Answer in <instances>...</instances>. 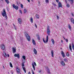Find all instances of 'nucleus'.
<instances>
[{
    "mask_svg": "<svg viewBox=\"0 0 74 74\" xmlns=\"http://www.w3.org/2000/svg\"><path fill=\"white\" fill-rule=\"evenodd\" d=\"M14 28L15 30H16V29H16V27H17L16 26H15V25H14Z\"/></svg>",
    "mask_w": 74,
    "mask_h": 74,
    "instance_id": "obj_36",
    "label": "nucleus"
},
{
    "mask_svg": "<svg viewBox=\"0 0 74 74\" xmlns=\"http://www.w3.org/2000/svg\"><path fill=\"white\" fill-rule=\"evenodd\" d=\"M71 15H72V16L74 17V14L73 13L71 14Z\"/></svg>",
    "mask_w": 74,
    "mask_h": 74,
    "instance_id": "obj_50",
    "label": "nucleus"
},
{
    "mask_svg": "<svg viewBox=\"0 0 74 74\" xmlns=\"http://www.w3.org/2000/svg\"><path fill=\"white\" fill-rule=\"evenodd\" d=\"M16 71H17V73H18V74H19V73H20V69H19V68H17L16 69Z\"/></svg>",
    "mask_w": 74,
    "mask_h": 74,
    "instance_id": "obj_11",
    "label": "nucleus"
},
{
    "mask_svg": "<svg viewBox=\"0 0 74 74\" xmlns=\"http://www.w3.org/2000/svg\"><path fill=\"white\" fill-rule=\"evenodd\" d=\"M34 70H35V68H34Z\"/></svg>",
    "mask_w": 74,
    "mask_h": 74,
    "instance_id": "obj_60",
    "label": "nucleus"
},
{
    "mask_svg": "<svg viewBox=\"0 0 74 74\" xmlns=\"http://www.w3.org/2000/svg\"><path fill=\"white\" fill-rule=\"evenodd\" d=\"M3 12H1L2 16H3V17L5 16L6 19H7V14H6V12H5V9H3Z\"/></svg>",
    "mask_w": 74,
    "mask_h": 74,
    "instance_id": "obj_1",
    "label": "nucleus"
},
{
    "mask_svg": "<svg viewBox=\"0 0 74 74\" xmlns=\"http://www.w3.org/2000/svg\"><path fill=\"white\" fill-rule=\"evenodd\" d=\"M3 69H4V66H3Z\"/></svg>",
    "mask_w": 74,
    "mask_h": 74,
    "instance_id": "obj_62",
    "label": "nucleus"
},
{
    "mask_svg": "<svg viewBox=\"0 0 74 74\" xmlns=\"http://www.w3.org/2000/svg\"><path fill=\"white\" fill-rule=\"evenodd\" d=\"M51 56L52 57H53V51L52 50L51 51Z\"/></svg>",
    "mask_w": 74,
    "mask_h": 74,
    "instance_id": "obj_20",
    "label": "nucleus"
},
{
    "mask_svg": "<svg viewBox=\"0 0 74 74\" xmlns=\"http://www.w3.org/2000/svg\"><path fill=\"white\" fill-rule=\"evenodd\" d=\"M10 66L11 67H13L12 65V64L11 63V62H10Z\"/></svg>",
    "mask_w": 74,
    "mask_h": 74,
    "instance_id": "obj_28",
    "label": "nucleus"
},
{
    "mask_svg": "<svg viewBox=\"0 0 74 74\" xmlns=\"http://www.w3.org/2000/svg\"><path fill=\"white\" fill-rule=\"evenodd\" d=\"M23 59H24V60H26V59H25V58L26 57L25 56H23Z\"/></svg>",
    "mask_w": 74,
    "mask_h": 74,
    "instance_id": "obj_32",
    "label": "nucleus"
},
{
    "mask_svg": "<svg viewBox=\"0 0 74 74\" xmlns=\"http://www.w3.org/2000/svg\"><path fill=\"white\" fill-rule=\"evenodd\" d=\"M24 14H26V12H27V10H26V9H25L24 10Z\"/></svg>",
    "mask_w": 74,
    "mask_h": 74,
    "instance_id": "obj_21",
    "label": "nucleus"
},
{
    "mask_svg": "<svg viewBox=\"0 0 74 74\" xmlns=\"http://www.w3.org/2000/svg\"><path fill=\"white\" fill-rule=\"evenodd\" d=\"M69 49L71 52H72V49L71 48V47L69 48Z\"/></svg>",
    "mask_w": 74,
    "mask_h": 74,
    "instance_id": "obj_44",
    "label": "nucleus"
},
{
    "mask_svg": "<svg viewBox=\"0 0 74 74\" xmlns=\"http://www.w3.org/2000/svg\"><path fill=\"white\" fill-rule=\"evenodd\" d=\"M34 65H35V66H37V65L36 64V62H34Z\"/></svg>",
    "mask_w": 74,
    "mask_h": 74,
    "instance_id": "obj_45",
    "label": "nucleus"
},
{
    "mask_svg": "<svg viewBox=\"0 0 74 74\" xmlns=\"http://www.w3.org/2000/svg\"><path fill=\"white\" fill-rule=\"evenodd\" d=\"M56 1L57 3H58L59 2V0H56Z\"/></svg>",
    "mask_w": 74,
    "mask_h": 74,
    "instance_id": "obj_48",
    "label": "nucleus"
},
{
    "mask_svg": "<svg viewBox=\"0 0 74 74\" xmlns=\"http://www.w3.org/2000/svg\"><path fill=\"white\" fill-rule=\"evenodd\" d=\"M32 71V74H34V71H33V69L31 70Z\"/></svg>",
    "mask_w": 74,
    "mask_h": 74,
    "instance_id": "obj_41",
    "label": "nucleus"
},
{
    "mask_svg": "<svg viewBox=\"0 0 74 74\" xmlns=\"http://www.w3.org/2000/svg\"><path fill=\"white\" fill-rule=\"evenodd\" d=\"M12 50L13 53H15L16 52V48H15L14 47H12Z\"/></svg>",
    "mask_w": 74,
    "mask_h": 74,
    "instance_id": "obj_8",
    "label": "nucleus"
},
{
    "mask_svg": "<svg viewBox=\"0 0 74 74\" xmlns=\"http://www.w3.org/2000/svg\"><path fill=\"white\" fill-rule=\"evenodd\" d=\"M57 19H58H58H59V16H57Z\"/></svg>",
    "mask_w": 74,
    "mask_h": 74,
    "instance_id": "obj_39",
    "label": "nucleus"
},
{
    "mask_svg": "<svg viewBox=\"0 0 74 74\" xmlns=\"http://www.w3.org/2000/svg\"><path fill=\"white\" fill-rule=\"evenodd\" d=\"M63 41L62 40H61V42H63Z\"/></svg>",
    "mask_w": 74,
    "mask_h": 74,
    "instance_id": "obj_61",
    "label": "nucleus"
},
{
    "mask_svg": "<svg viewBox=\"0 0 74 74\" xmlns=\"http://www.w3.org/2000/svg\"><path fill=\"white\" fill-rule=\"evenodd\" d=\"M35 27H36V28H37V25L36 24V23L35 24Z\"/></svg>",
    "mask_w": 74,
    "mask_h": 74,
    "instance_id": "obj_46",
    "label": "nucleus"
},
{
    "mask_svg": "<svg viewBox=\"0 0 74 74\" xmlns=\"http://www.w3.org/2000/svg\"><path fill=\"white\" fill-rule=\"evenodd\" d=\"M52 4L53 5H54V6H56V4H54V3H52Z\"/></svg>",
    "mask_w": 74,
    "mask_h": 74,
    "instance_id": "obj_43",
    "label": "nucleus"
},
{
    "mask_svg": "<svg viewBox=\"0 0 74 74\" xmlns=\"http://www.w3.org/2000/svg\"><path fill=\"white\" fill-rule=\"evenodd\" d=\"M8 57H10V56L9 55V54H8Z\"/></svg>",
    "mask_w": 74,
    "mask_h": 74,
    "instance_id": "obj_58",
    "label": "nucleus"
},
{
    "mask_svg": "<svg viewBox=\"0 0 74 74\" xmlns=\"http://www.w3.org/2000/svg\"><path fill=\"white\" fill-rule=\"evenodd\" d=\"M51 41L53 44H55V42L54 41V40H53V39H51Z\"/></svg>",
    "mask_w": 74,
    "mask_h": 74,
    "instance_id": "obj_24",
    "label": "nucleus"
},
{
    "mask_svg": "<svg viewBox=\"0 0 74 74\" xmlns=\"http://www.w3.org/2000/svg\"><path fill=\"white\" fill-rule=\"evenodd\" d=\"M71 21L72 23H73V24H74V19L73 18H71Z\"/></svg>",
    "mask_w": 74,
    "mask_h": 74,
    "instance_id": "obj_16",
    "label": "nucleus"
},
{
    "mask_svg": "<svg viewBox=\"0 0 74 74\" xmlns=\"http://www.w3.org/2000/svg\"><path fill=\"white\" fill-rule=\"evenodd\" d=\"M32 67H33V68H35V66H34V63H33V62L32 63Z\"/></svg>",
    "mask_w": 74,
    "mask_h": 74,
    "instance_id": "obj_30",
    "label": "nucleus"
},
{
    "mask_svg": "<svg viewBox=\"0 0 74 74\" xmlns=\"http://www.w3.org/2000/svg\"><path fill=\"white\" fill-rule=\"evenodd\" d=\"M32 43L34 45H36V42H35V41L34 40V39H32Z\"/></svg>",
    "mask_w": 74,
    "mask_h": 74,
    "instance_id": "obj_17",
    "label": "nucleus"
},
{
    "mask_svg": "<svg viewBox=\"0 0 74 74\" xmlns=\"http://www.w3.org/2000/svg\"><path fill=\"white\" fill-rule=\"evenodd\" d=\"M31 1H32V2H33V0H31Z\"/></svg>",
    "mask_w": 74,
    "mask_h": 74,
    "instance_id": "obj_64",
    "label": "nucleus"
},
{
    "mask_svg": "<svg viewBox=\"0 0 74 74\" xmlns=\"http://www.w3.org/2000/svg\"><path fill=\"white\" fill-rule=\"evenodd\" d=\"M11 74H13V72H12V71H11Z\"/></svg>",
    "mask_w": 74,
    "mask_h": 74,
    "instance_id": "obj_51",
    "label": "nucleus"
},
{
    "mask_svg": "<svg viewBox=\"0 0 74 74\" xmlns=\"http://www.w3.org/2000/svg\"><path fill=\"white\" fill-rule=\"evenodd\" d=\"M1 49H2V50H4L5 49V46L4 45H1Z\"/></svg>",
    "mask_w": 74,
    "mask_h": 74,
    "instance_id": "obj_7",
    "label": "nucleus"
},
{
    "mask_svg": "<svg viewBox=\"0 0 74 74\" xmlns=\"http://www.w3.org/2000/svg\"><path fill=\"white\" fill-rule=\"evenodd\" d=\"M3 55L4 56V57H5V58H6V57H7V54H6V53H5V52H3Z\"/></svg>",
    "mask_w": 74,
    "mask_h": 74,
    "instance_id": "obj_15",
    "label": "nucleus"
},
{
    "mask_svg": "<svg viewBox=\"0 0 74 74\" xmlns=\"http://www.w3.org/2000/svg\"><path fill=\"white\" fill-rule=\"evenodd\" d=\"M22 66L23 67L24 66H25V65H24V62H23L22 63Z\"/></svg>",
    "mask_w": 74,
    "mask_h": 74,
    "instance_id": "obj_27",
    "label": "nucleus"
},
{
    "mask_svg": "<svg viewBox=\"0 0 74 74\" xmlns=\"http://www.w3.org/2000/svg\"><path fill=\"white\" fill-rule=\"evenodd\" d=\"M21 8H23V6L22 4H21Z\"/></svg>",
    "mask_w": 74,
    "mask_h": 74,
    "instance_id": "obj_33",
    "label": "nucleus"
},
{
    "mask_svg": "<svg viewBox=\"0 0 74 74\" xmlns=\"http://www.w3.org/2000/svg\"><path fill=\"white\" fill-rule=\"evenodd\" d=\"M45 2L46 3H49V0H45Z\"/></svg>",
    "mask_w": 74,
    "mask_h": 74,
    "instance_id": "obj_35",
    "label": "nucleus"
},
{
    "mask_svg": "<svg viewBox=\"0 0 74 74\" xmlns=\"http://www.w3.org/2000/svg\"><path fill=\"white\" fill-rule=\"evenodd\" d=\"M61 63L63 66H65V63L63 61H61Z\"/></svg>",
    "mask_w": 74,
    "mask_h": 74,
    "instance_id": "obj_13",
    "label": "nucleus"
},
{
    "mask_svg": "<svg viewBox=\"0 0 74 74\" xmlns=\"http://www.w3.org/2000/svg\"><path fill=\"white\" fill-rule=\"evenodd\" d=\"M69 48H71V44H69Z\"/></svg>",
    "mask_w": 74,
    "mask_h": 74,
    "instance_id": "obj_47",
    "label": "nucleus"
},
{
    "mask_svg": "<svg viewBox=\"0 0 74 74\" xmlns=\"http://www.w3.org/2000/svg\"><path fill=\"white\" fill-rule=\"evenodd\" d=\"M66 7L68 8H69V7H70V5H69V4H67L66 5Z\"/></svg>",
    "mask_w": 74,
    "mask_h": 74,
    "instance_id": "obj_31",
    "label": "nucleus"
},
{
    "mask_svg": "<svg viewBox=\"0 0 74 74\" xmlns=\"http://www.w3.org/2000/svg\"><path fill=\"white\" fill-rule=\"evenodd\" d=\"M30 20L31 21V22L32 23H33V18H30Z\"/></svg>",
    "mask_w": 74,
    "mask_h": 74,
    "instance_id": "obj_25",
    "label": "nucleus"
},
{
    "mask_svg": "<svg viewBox=\"0 0 74 74\" xmlns=\"http://www.w3.org/2000/svg\"><path fill=\"white\" fill-rule=\"evenodd\" d=\"M36 18L37 19H39V16H38V15H37V14H36Z\"/></svg>",
    "mask_w": 74,
    "mask_h": 74,
    "instance_id": "obj_22",
    "label": "nucleus"
},
{
    "mask_svg": "<svg viewBox=\"0 0 74 74\" xmlns=\"http://www.w3.org/2000/svg\"><path fill=\"white\" fill-rule=\"evenodd\" d=\"M17 4L18 5V2H17Z\"/></svg>",
    "mask_w": 74,
    "mask_h": 74,
    "instance_id": "obj_63",
    "label": "nucleus"
},
{
    "mask_svg": "<svg viewBox=\"0 0 74 74\" xmlns=\"http://www.w3.org/2000/svg\"><path fill=\"white\" fill-rule=\"evenodd\" d=\"M65 40L67 42H68V41H69V40H68V39H65Z\"/></svg>",
    "mask_w": 74,
    "mask_h": 74,
    "instance_id": "obj_40",
    "label": "nucleus"
},
{
    "mask_svg": "<svg viewBox=\"0 0 74 74\" xmlns=\"http://www.w3.org/2000/svg\"><path fill=\"white\" fill-rule=\"evenodd\" d=\"M12 6L13 8H14L16 10H18V9L19 8V7H18V6L17 5H16L14 4H13L12 5Z\"/></svg>",
    "mask_w": 74,
    "mask_h": 74,
    "instance_id": "obj_4",
    "label": "nucleus"
},
{
    "mask_svg": "<svg viewBox=\"0 0 74 74\" xmlns=\"http://www.w3.org/2000/svg\"><path fill=\"white\" fill-rule=\"evenodd\" d=\"M58 5L59 6V7H61V8H62V5L60 2L59 3Z\"/></svg>",
    "mask_w": 74,
    "mask_h": 74,
    "instance_id": "obj_12",
    "label": "nucleus"
},
{
    "mask_svg": "<svg viewBox=\"0 0 74 74\" xmlns=\"http://www.w3.org/2000/svg\"><path fill=\"white\" fill-rule=\"evenodd\" d=\"M41 70H40L39 71V73H41Z\"/></svg>",
    "mask_w": 74,
    "mask_h": 74,
    "instance_id": "obj_56",
    "label": "nucleus"
},
{
    "mask_svg": "<svg viewBox=\"0 0 74 74\" xmlns=\"http://www.w3.org/2000/svg\"><path fill=\"white\" fill-rule=\"evenodd\" d=\"M25 35L27 40L28 41H30V36H29V35L27 32H25Z\"/></svg>",
    "mask_w": 74,
    "mask_h": 74,
    "instance_id": "obj_2",
    "label": "nucleus"
},
{
    "mask_svg": "<svg viewBox=\"0 0 74 74\" xmlns=\"http://www.w3.org/2000/svg\"><path fill=\"white\" fill-rule=\"evenodd\" d=\"M14 56L15 57H17L18 59H19V58H20V56H19V54H15L14 55Z\"/></svg>",
    "mask_w": 74,
    "mask_h": 74,
    "instance_id": "obj_6",
    "label": "nucleus"
},
{
    "mask_svg": "<svg viewBox=\"0 0 74 74\" xmlns=\"http://www.w3.org/2000/svg\"><path fill=\"white\" fill-rule=\"evenodd\" d=\"M36 36L37 37V39L38 40H40V36H39V35H38L37 34Z\"/></svg>",
    "mask_w": 74,
    "mask_h": 74,
    "instance_id": "obj_18",
    "label": "nucleus"
},
{
    "mask_svg": "<svg viewBox=\"0 0 74 74\" xmlns=\"http://www.w3.org/2000/svg\"><path fill=\"white\" fill-rule=\"evenodd\" d=\"M19 12H20L21 14H22V10H19Z\"/></svg>",
    "mask_w": 74,
    "mask_h": 74,
    "instance_id": "obj_42",
    "label": "nucleus"
},
{
    "mask_svg": "<svg viewBox=\"0 0 74 74\" xmlns=\"http://www.w3.org/2000/svg\"><path fill=\"white\" fill-rule=\"evenodd\" d=\"M43 41L44 42V43H46V42H48V35L47 36V37L46 38V41L44 40V38H43Z\"/></svg>",
    "mask_w": 74,
    "mask_h": 74,
    "instance_id": "obj_5",
    "label": "nucleus"
},
{
    "mask_svg": "<svg viewBox=\"0 0 74 74\" xmlns=\"http://www.w3.org/2000/svg\"><path fill=\"white\" fill-rule=\"evenodd\" d=\"M61 54L62 56V57H63V58H64L65 57V55H64V52L62 51H61Z\"/></svg>",
    "mask_w": 74,
    "mask_h": 74,
    "instance_id": "obj_9",
    "label": "nucleus"
},
{
    "mask_svg": "<svg viewBox=\"0 0 74 74\" xmlns=\"http://www.w3.org/2000/svg\"><path fill=\"white\" fill-rule=\"evenodd\" d=\"M34 54H36L37 53V51H36V50L35 49H34Z\"/></svg>",
    "mask_w": 74,
    "mask_h": 74,
    "instance_id": "obj_14",
    "label": "nucleus"
},
{
    "mask_svg": "<svg viewBox=\"0 0 74 74\" xmlns=\"http://www.w3.org/2000/svg\"><path fill=\"white\" fill-rule=\"evenodd\" d=\"M64 60L65 61V62H67V60L66 59H64Z\"/></svg>",
    "mask_w": 74,
    "mask_h": 74,
    "instance_id": "obj_37",
    "label": "nucleus"
},
{
    "mask_svg": "<svg viewBox=\"0 0 74 74\" xmlns=\"http://www.w3.org/2000/svg\"><path fill=\"white\" fill-rule=\"evenodd\" d=\"M28 74H31V73H30V72H29V73H28Z\"/></svg>",
    "mask_w": 74,
    "mask_h": 74,
    "instance_id": "obj_59",
    "label": "nucleus"
},
{
    "mask_svg": "<svg viewBox=\"0 0 74 74\" xmlns=\"http://www.w3.org/2000/svg\"><path fill=\"white\" fill-rule=\"evenodd\" d=\"M18 21L19 24H21V23H22V21H21V18H18Z\"/></svg>",
    "mask_w": 74,
    "mask_h": 74,
    "instance_id": "obj_10",
    "label": "nucleus"
},
{
    "mask_svg": "<svg viewBox=\"0 0 74 74\" xmlns=\"http://www.w3.org/2000/svg\"><path fill=\"white\" fill-rule=\"evenodd\" d=\"M47 32L48 36H49V35H50V29H49V26H47Z\"/></svg>",
    "mask_w": 74,
    "mask_h": 74,
    "instance_id": "obj_3",
    "label": "nucleus"
},
{
    "mask_svg": "<svg viewBox=\"0 0 74 74\" xmlns=\"http://www.w3.org/2000/svg\"><path fill=\"white\" fill-rule=\"evenodd\" d=\"M65 1L66 4L67 3V0H65Z\"/></svg>",
    "mask_w": 74,
    "mask_h": 74,
    "instance_id": "obj_49",
    "label": "nucleus"
},
{
    "mask_svg": "<svg viewBox=\"0 0 74 74\" xmlns=\"http://www.w3.org/2000/svg\"><path fill=\"white\" fill-rule=\"evenodd\" d=\"M22 69H23L24 71L26 70V69H25V68L24 67H22Z\"/></svg>",
    "mask_w": 74,
    "mask_h": 74,
    "instance_id": "obj_38",
    "label": "nucleus"
},
{
    "mask_svg": "<svg viewBox=\"0 0 74 74\" xmlns=\"http://www.w3.org/2000/svg\"><path fill=\"white\" fill-rule=\"evenodd\" d=\"M72 48L73 49V50H74V44H73V43H72Z\"/></svg>",
    "mask_w": 74,
    "mask_h": 74,
    "instance_id": "obj_29",
    "label": "nucleus"
},
{
    "mask_svg": "<svg viewBox=\"0 0 74 74\" xmlns=\"http://www.w3.org/2000/svg\"><path fill=\"white\" fill-rule=\"evenodd\" d=\"M25 73H26V70H25V71H24Z\"/></svg>",
    "mask_w": 74,
    "mask_h": 74,
    "instance_id": "obj_54",
    "label": "nucleus"
},
{
    "mask_svg": "<svg viewBox=\"0 0 74 74\" xmlns=\"http://www.w3.org/2000/svg\"><path fill=\"white\" fill-rule=\"evenodd\" d=\"M38 4H39L38 5H40V1H39Z\"/></svg>",
    "mask_w": 74,
    "mask_h": 74,
    "instance_id": "obj_52",
    "label": "nucleus"
},
{
    "mask_svg": "<svg viewBox=\"0 0 74 74\" xmlns=\"http://www.w3.org/2000/svg\"><path fill=\"white\" fill-rule=\"evenodd\" d=\"M5 1L7 3V4H9L10 3V2H9V1L8 0H5Z\"/></svg>",
    "mask_w": 74,
    "mask_h": 74,
    "instance_id": "obj_23",
    "label": "nucleus"
},
{
    "mask_svg": "<svg viewBox=\"0 0 74 74\" xmlns=\"http://www.w3.org/2000/svg\"><path fill=\"white\" fill-rule=\"evenodd\" d=\"M48 73H50V71H49H49H48Z\"/></svg>",
    "mask_w": 74,
    "mask_h": 74,
    "instance_id": "obj_57",
    "label": "nucleus"
},
{
    "mask_svg": "<svg viewBox=\"0 0 74 74\" xmlns=\"http://www.w3.org/2000/svg\"><path fill=\"white\" fill-rule=\"evenodd\" d=\"M63 38H64V39L65 40L66 39V38H64V37L63 36Z\"/></svg>",
    "mask_w": 74,
    "mask_h": 74,
    "instance_id": "obj_53",
    "label": "nucleus"
},
{
    "mask_svg": "<svg viewBox=\"0 0 74 74\" xmlns=\"http://www.w3.org/2000/svg\"><path fill=\"white\" fill-rule=\"evenodd\" d=\"M27 1H28V2H30V0H27Z\"/></svg>",
    "mask_w": 74,
    "mask_h": 74,
    "instance_id": "obj_55",
    "label": "nucleus"
},
{
    "mask_svg": "<svg viewBox=\"0 0 74 74\" xmlns=\"http://www.w3.org/2000/svg\"><path fill=\"white\" fill-rule=\"evenodd\" d=\"M66 55L67 56H68V57H69V56H70L69 55V53H67Z\"/></svg>",
    "mask_w": 74,
    "mask_h": 74,
    "instance_id": "obj_34",
    "label": "nucleus"
},
{
    "mask_svg": "<svg viewBox=\"0 0 74 74\" xmlns=\"http://www.w3.org/2000/svg\"><path fill=\"white\" fill-rule=\"evenodd\" d=\"M69 1H70L71 4H73L74 1V0H69Z\"/></svg>",
    "mask_w": 74,
    "mask_h": 74,
    "instance_id": "obj_19",
    "label": "nucleus"
},
{
    "mask_svg": "<svg viewBox=\"0 0 74 74\" xmlns=\"http://www.w3.org/2000/svg\"><path fill=\"white\" fill-rule=\"evenodd\" d=\"M68 27L69 29H71V26L70 24L68 25Z\"/></svg>",
    "mask_w": 74,
    "mask_h": 74,
    "instance_id": "obj_26",
    "label": "nucleus"
}]
</instances>
